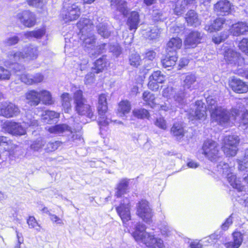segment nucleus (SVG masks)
Instances as JSON below:
<instances>
[{"label":"nucleus","mask_w":248,"mask_h":248,"mask_svg":"<svg viewBox=\"0 0 248 248\" xmlns=\"http://www.w3.org/2000/svg\"><path fill=\"white\" fill-rule=\"evenodd\" d=\"M77 27L81 34L91 32L93 29V25L91 20L86 18H82L77 23Z\"/></svg>","instance_id":"26"},{"label":"nucleus","mask_w":248,"mask_h":248,"mask_svg":"<svg viewBox=\"0 0 248 248\" xmlns=\"http://www.w3.org/2000/svg\"><path fill=\"white\" fill-rule=\"evenodd\" d=\"M62 106L65 112L68 113L71 108V97L68 93H63L61 95Z\"/></svg>","instance_id":"40"},{"label":"nucleus","mask_w":248,"mask_h":248,"mask_svg":"<svg viewBox=\"0 0 248 248\" xmlns=\"http://www.w3.org/2000/svg\"><path fill=\"white\" fill-rule=\"evenodd\" d=\"M45 129L50 133L54 134H65L68 136L69 140L74 141L76 140H81V136L76 132H73L71 127L66 124H60L55 126H46Z\"/></svg>","instance_id":"7"},{"label":"nucleus","mask_w":248,"mask_h":248,"mask_svg":"<svg viewBox=\"0 0 248 248\" xmlns=\"http://www.w3.org/2000/svg\"><path fill=\"white\" fill-rule=\"evenodd\" d=\"M224 59L227 62L234 65H241L245 62L244 59L241 57L240 54L232 49L225 51Z\"/></svg>","instance_id":"15"},{"label":"nucleus","mask_w":248,"mask_h":248,"mask_svg":"<svg viewBox=\"0 0 248 248\" xmlns=\"http://www.w3.org/2000/svg\"><path fill=\"white\" fill-rule=\"evenodd\" d=\"M155 125L163 130H166L167 128L166 120L163 118H157L155 122Z\"/></svg>","instance_id":"57"},{"label":"nucleus","mask_w":248,"mask_h":248,"mask_svg":"<svg viewBox=\"0 0 248 248\" xmlns=\"http://www.w3.org/2000/svg\"><path fill=\"white\" fill-rule=\"evenodd\" d=\"M206 102L207 109L210 112L211 120L221 125L228 123L230 119H235L242 111L237 108H232L229 111L218 106L217 101L212 96L207 98Z\"/></svg>","instance_id":"1"},{"label":"nucleus","mask_w":248,"mask_h":248,"mask_svg":"<svg viewBox=\"0 0 248 248\" xmlns=\"http://www.w3.org/2000/svg\"><path fill=\"white\" fill-rule=\"evenodd\" d=\"M3 128L10 134L14 135H23L26 134V130L19 124L15 122H8L3 125Z\"/></svg>","instance_id":"18"},{"label":"nucleus","mask_w":248,"mask_h":248,"mask_svg":"<svg viewBox=\"0 0 248 248\" xmlns=\"http://www.w3.org/2000/svg\"><path fill=\"white\" fill-rule=\"evenodd\" d=\"M171 134L177 140H181L184 136V130L180 123H175L170 129Z\"/></svg>","instance_id":"37"},{"label":"nucleus","mask_w":248,"mask_h":248,"mask_svg":"<svg viewBox=\"0 0 248 248\" xmlns=\"http://www.w3.org/2000/svg\"><path fill=\"white\" fill-rule=\"evenodd\" d=\"M139 22L140 19L138 13L136 11L132 12L127 22V24L129 26V30H136Z\"/></svg>","instance_id":"34"},{"label":"nucleus","mask_w":248,"mask_h":248,"mask_svg":"<svg viewBox=\"0 0 248 248\" xmlns=\"http://www.w3.org/2000/svg\"><path fill=\"white\" fill-rule=\"evenodd\" d=\"M19 38L17 36L9 37L4 40L2 44L5 46H11L17 44L19 41Z\"/></svg>","instance_id":"48"},{"label":"nucleus","mask_w":248,"mask_h":248,"mask_svg":"<svg viewBox=\"0 0 248 248\" xmlns=\"http://www.w3.org/2000/svg\"><path fill=\"white\" fill-rule=\"evenodd\" d=\"M16 17L22 25L26 27L30 28L35 24V16L29 11H24L18 13Z\"/></svg>","instance_id":"13"},{"label":"nucleus","mask_w":248,"mask_h":248,"mask_svg":"<svg viewBox=\"0 0 248 248\" xmlns=\"http://www.w3.org/2000/svg\"><path fill=\"white\" fill-rule=\"evenodd\" d=\"M162 95L166 97H173L176 105L178 107H180L184 103L185 93L182 91H177L176 89L171 87H168L165 89L162 93Z\"/></svg>","instance_id":"10"},{"label":"nucleus","mask_w":248,"mask_h":248,"mask_svg":"<svg viewBox=\"0 0 248 248\" xmlns=\"http://www.w3.org/2000/svg\"><path fill=\"white\" fill-rule=\"evenodd\" d=\"M61 144V142L59 141H50L47 144L45 149L47 152H53L57 150Z\"/></svg>","instance_id":"55"},{"label":"nucleus","mask_w":248,"mask_h":248,"mask_svg":"<svg viewBox=\"0 0 248 248\" xmlns=\"http://www.w3.org/2000/svg\"><path fill=\"white\" fill-rule=\"evenodd\" d=\"M196 81V77L195 75L188 74L186 76L184 80L183 86L186 89L192 90L194 89V84Z\"/></svg>","instance_id":"42"},{"label":"nucleus","mask_w":248,"mask_h":248,"mask_svg":"<svg viewBox=\"0 0 248 248\" xmlns=\"http://www.w3.org/2000/svg\"><path fill=\"white\" fill-rule=\"evenodd\" d=\"M145 225L139 223L137 225L132 235L137 242H141L149 248H164L163 240L155 234L145 231Z\"/></svg>","instance_id":"2"},{"label":"nucleus","mask_w":248,"mask_h":248,"mask_svg":"<svg viewBox=\"0 0 248 248\" xmlns=\"http://www.w3.org/2000/svg\"><path fill=\"white\" fill-rule=\"evenodd\" d=\"M142 98L146 103L152 108L156 107V104L155 102V95L149 92H144L142 94Z\"/></svg>","instance_id":"43"},{"label":"nucleus","mask_w":248,"mask_h":248,"mask_svg":"<svg viewBox=\"0 0 248 248\" xmlns=\"http://www.w3.org/2000/svg\"><path fill=\"white\" fill-rule=\"evenodd\" d=\"M23 56L24 59L33 60L38 57V50L36 46L30 45L25 46L24 48Z\"/></svg>","instance_id":"28"},{"label":"nucleus","mask_w":248,"mask_h":248,"mask_svg":"<svg viewBox=\"0 0 248 248\" xmlns=\"http://www.w3.org/2000/svg\"><path fill=\"white\" fill-rule=\"evenodd\" d=\"M74 100L75 109L78 114L81 115H86L92 118L93 111L91 106L87 104L86 99L83 97L82 91L78 90L74 93Z\"/></svg>","instance_id":"3"},{"label":"nucleus","mask_w":248,"mask_h":248,"mask_svg":"<svg viewBox=\"0 0 248 248\" xmlns=\"http://www.w3.org/2000/svg\"><path fill=\"white\" fill-rule=\"evenodd\" d=\"M11 76V71L0 65V81L8 80Z\"/></svg>","instance_id":"50"},{"label":"nucleus","mask_w":248,"mask_h":248,"mask_svg":"<svg viewBox=\"0 0 248 248\" xmlns=\"http://www.w3.org/2000/svg\"><path fill=\"white\" fill-rule=\"evenodd\" d=\"M131 110V105L128 101H122L120 102L118 108V113L120 117L124 116Z\"/></svg>","instance_id":"39"},{"label":"nucleus","mask_w":248,"mask_h":248,"mask_svg":"<svg viewBox=\"0 0 248 248\" xmlns=\"http://www.w3.org/2000/svg\"><path fill=\"white\" fill-rule=\"evenodd\" d=\"M132 113L134 116L138 119L148 118L149 116L148 110L144 108L134 109Z\"/></svg>","instance_id":"46"},{"label":"nucleus","mask_w":248,"mask_h":248,"mask_svg":"<svg viewBox=\"0 0 248 248\" xmlns=\"http://www.w3.org/2000/svg\"><path fill=\"white\" fill-rule=\"evenodd\" d=\"M27 103L31 106H36L40 103L39 91L32 90L26 93Z\"/></svg>","instance_id":"27"},{"label":"nucleus","mask_w":248,"mask_h":248,"mask_svg":"<svg viewBox=\"0 0 248 248\" xmlns=\"http://www.w3.org/2000/svg\"><path fill=\"white\" fill-rule=\"evenodd\" d=\"M80 38L83 41V46L84 47L93 49L95 43V38L92 31L81 34Z\"/></svg>","instance_id":"30"},{"label":"nucleus","mask_w":248,"mask_h":248,"mask_svg":"<svg viewBox=\"0 0 248 248\" xmlns=\"http://www.w3.org/2000/svg\"><path fill=\"white\" fill-rule=\"evenodd\" d=\"M20 78L22 82L27 84H32V76L27 74H23L20 76Z\"/></svg>","instance_id":"59"},{"label":"nucleus","mask_w":248,"mask_h":248,"mask_svg":"<svg viewBox=\"0 0 248 248\" xmlns=\"http://www.w3.org/2000/svg\"><path fill=\"white\" fill-rule=\"evenodd\" d=\"M185 9V6L177 1L174 9V12L177 15H180L183 13Z\"/></svg>","instance_id":"60"},{"label":"nucleus","mask_w":248,"mask_h":248,"mask_svg":"<svg viewBox=\"0 0 248 248\" xmlns=\"http://www.w3.org/2000/svg\"><path fill=\"white\" fill-rule=\"evenodd\" d=\"M94 81V74L93 72L88 73L85 77L84 82L86 84H91Z\"/></svg>","instance_id":"64"},{"label":"nucleus","mask_w":248,"mask_h":248,"mask_svg":"<svg viewBox=\"0 0 248 248\" xmlns=\"http://www.w3.org/2000/svg\"><path fill=\"white\" fill-rule=\"evenodd\" d=\"M17 147V146L9 139L3 148L5 152H7V154L10 155L14 152Z\"/></svg>","instance_id":"51"},{"label":"nucleus","mask_w":248,"mask_h":248,"mask_svg":"<svg viewBox=\"0 0 248 248\" xmlns=\"http://www.w3.org/2000/svg\"><path fill=\"white\" fill-rule=\"evenodd\" d=\"M219 169H222V173L224 175H227L228 181L230 185L234 188L237 189L238 191H242L244 186L242 185L241 181L239 179H237L236 176L232 172L228 173V165L224 164L223 168Z\"/></svg>","instance_id":"16"},{"label":"nucleus","mask_w":248,"mask_h":248,"mask_svg":"<svg viewBox=\"0 0 248 248\" xmlns=\"http://www.w3.org/2000/svg\"><path fill=\"white\" fill-rule=\"evenodd\" d=\"M116 209L124 223L131 219L130 204L128 199H124L123 202H121Z\"/></svg>","instance_id":"11"},{"label":"nucleus","mask_w":248,"mask_h":248,"mask_svg":"<svg viewBox=\"0 0 248 248\" xmlns=\"http://www.w3.org/2000/svg\"><path fill=\"white\" fill-rule=\"evenodd\" d=\"M10 67L12 68L17 75H18V72H22L25 69L24 65L20 64L18 62L11 65V66Z\"/></svg>","instance_id":"63"},{"label":"nucleus","mask_w":248,"mask_h":248,"mask_svg":"<svg viewBox=\"0 0 248 248\" xmlns=\"http://www.w3.org/2000/svg\"><path fill=\"white\" fill-rule=\"evenodd\" d=\"M248 31V23L246 22H238L233 24L231 29V33L235 36L244 34Z\"/></svg>","instance_id":"24"},{"label":"nucleus","mask_w":248,"mask_h":248,"mask_svg":"<svg viewBox=\"0 0 248 248\" xmlns=\"http://www.w3.org/2000/svg\"><path fill=\"white\" fill-rule=\"evenodd\" d=\"M182 46V41L178 37L172 38L167 44L166 52L177 55L176 50Z\"/></svg>","instance_id":"25"},{"label":"nucleus","mask_w":248,"mask_h":248,"mask_svg":"<svg viewBox=\"0 0 248 248\" xmlns=\"http://www.w3.org/2000/svg\"><path fill=\"white\" fill-rule=\"evenodd\" d=\"M232 239L231 242L224 244L226 248H239L243 241V234L240 232H234L232 234Z\"/></svg>","instance_id":"23"},{"label":"nucleus","mask_w":248,"mask_h":248,"mask_svg":"<svg viewBox=\"0 0 248 248\" xmlns=\"http://www.w3.org/2000/svg\"><path fill=\"white\" fill-rule=\"evenodd\" d=\"M162 30L157 26H153L148 28L143 33L145 37L150 40L158 38L161 34Z\"/></svg>","instance_id":"31"},{"label":"nucleus","mask_w":248,"mask_h":248,"mask_svg":"<svg viewBox=\"0 0 248 248\" xmlns=\"http://www.w3.org/2000/svg\"><path fill=\"white\" fill-rule=\"evenodd\" d=\"M7 60L4 62L6 66L11 67L16 63L21 62L24 59L23 52L21 51L12 50L7 54Z\"/></svg>","instance_id":"19"},{"label":"nucleus","mask_w":248,"mask_h":248,"mask_svg":"<svg viewBox=\"0 0 248 248\" xmlns=\"http://www.w3.org/2000/svg\"><path fill=\"white\" fill-rule=\"evenodd\" d=\"M108 110V104L107 102V96L105 94H101L98 97L97 110L99 115L98 122L99 125L106 126L109 124L111 120L105 114Z\"/></svg>","instance_id":"8"},{"label":"nucleus","mask_w":248,"mask_h":248,"mask_svg":"<svg viewBox=\"0 0 248 248\" xmlns=\"http://www.w3.org/2000/svg\"><path fill=\"white\" fill-rule=\"evenodd\" d=\"M239 141V137L236 135H230L224 138L222 148L226 156H234L236 155Z\"/></svg>","instance_id":"5"},{"label":"nucleus","mask_w":248,"mask_h":248,"mask_svg":"<svg viewBox=\"0 0 248 248\" xmlns=\"http://www.w3.org/2000/svg\"><path fill=\"white\" fill-rule=\"evenodd\" d=\"M27 223L30 228H35L38 231H40V226L34 217H29L27 219Z\"/></svg>","instance_id":"54"},{"label":"nucleus","mask_w":248,"mask_h":248,"mask_svg":"<svg viewBox=\"0 0 248 248\" xmlns=\"http://www.w3.org/2000/svg\"><path fill=\"white\" fill-rule=\"evenodd\" d=\"M137 215L147 223L152 222V210L147 201L141 200L138 203Z\"/></svg>","instance_id":"9"},{"label":"nucleus","mask_w":248,"mask_h":248,"mask_svg":"<svg viewBox=\"0 0 248 248\" xmlns=\"http://www.w3.org/2000/svg\"><path fill=\"white\" fill-rule=\"evenodd\" d=\"M130 179L124 178L120 181L117 185L115 196L120 197L124 194L128 189Z\"/></svg>","instance_id":"32"},{"label":"nucleus","mask_w":248,"mask_h":248,"mask_svg":"<svg viewBox=\"0 0 248 248\" xmlns=\"http://www.w3.org/2000/svg\"><path fill=\"white\" fill-rule=\"evenodd\" d=\"M159 229L162 235L164 236H170L173 231L172 229L169 226L168 223L165 221H163L160 223L159 225Z\"/></svg>","instance_id":"44"},{"label":"nucleus","mask_w":248,"mask_h":248,"mask_svg":"<svg viewBox=\"0 0 248 248\" xmlns=\"http://www.w3.org/2000/svg\"><path fill=\"white\" fill-rule=\"evenodd\" d=\"M165 58L161 60V63L164 68H168L175 65L178 60L177 55L166 52Z\"/></svg>","instance_id":"33"},{"label":"nucleus","mask_w":248,"mask_h":248,"mask_svg":"<svg viewBox=\"0 0 248 248\" xmlns=\"http://www.w3.org/2000/svg\"><path fill=\"white\" fill-rule=\"evenodd\" d=\"M24 123L28 126H36L38 125L37 120L35 119L34 118H32L31 116L27 118L24 120Z\"/></svg>","instance_id":"58"},{"label":"nucleus","mask_w":248,"mask_h":248,"mask_svg":"<svg viewBox=\"0 0 248 248\" xmlns=\"http://www.w3.org/2000/svg\"><path fill=\"white\" fill-rule=\"evenodd\" d=\"M185 19L188 25L195 27L199 26L201 23L198 14L192 10L188 11L186 14Z\"/></svg>","instance_id":"29"},{"label":"nucleus","mask_w":248,"mask_h":248,"mask_svg":"<svg viewBox=\"0 0 248 248\" xmlns=\"http://www.w3.org/2000/svg\"><path fill=\"white\" fill-rule=\"evenodd\" d=\"M45 30L43 29H40L37 30L25 32L24 36L28 39L35 38L36 39L41 38L45 34Z\"/></svg>","instance_id":"41"},{"label":"nucleus","mask_w":248,"mask_h":248,"mask_svg":"<svg viewBox=\"0 0 248 248\" xmlns=\"http://www.w3.org/2000/svg\"><path fill=\"white\" fill-rule=\"evenodd\" d=\"M195 110L190 112L188 118L191 120L194 119H204L206 116V107L202 101H197L194 106Z\"/></svg>","instance_id":"14"},{"label":"nucleus","mask_w":248,"mask_h":248,"mask_svg":"<svg viewBox=\"0 0 248 248\" xmlns=\"http://www.w3.org/2000/svg\"><path fill=\"white\" fill-rule=\"evenodd\" d=\"M110 2L112 9L119 12L124 16L127 15L129 9L125 0H111Z\"/></svg>","instance_id":"22"},{"label":"nucleus","mask_w":248,"mask_h":248,"mask_svg":"<svg viewBox=\"0 0 248 248\" xmlns=\"http://www.w3.org/2000/svg\"><path fill=\"white\" fill-rule=\"evenodd\" d=\"M203 34L198 31L189 33L186 38L184 44L186 48L194 47L201 42Z\"/></svg>","instance_id":"17"},{"label":"nucleus","mask_w":248,"mask_h":248,"mask_svg":"<svg viewBox=\"0 0 248 248\" xmlns=\"http://www.w3.org/2000/svg\"><path fill=\"white\" fill-rule=\"evenodd\" d=\"M214 10L218 15H226L231 11V4L227 0H220L215 4Z\"/></svg>","instance_id":"20"},{"label":"nucleus","mask_w":248,"mask_h":248,"mask_svg":"<svg viewBox=\"0 0 248 248\" xmlns=\"http://www.w3.org/2000/svg\"><path fill=\"white\" fill-rule=\"evenodd\" d=\"M46 142L42 139H38L34 141L31 145V148L35 151H38L45 145Z\"/></svg>","instance_id":"53"},{"label":"nucleus","mask_w":248,"mask_h":248,"mask_svg":"<svg viewBox=\"0 0 248 248\" xmlns=\"http://www.w3.org/2000/svg\"><path fill=\"white\" fill-rule=\"evenodd\" d=\"M155 108H159L160 110L165 111L174 109L172 105H170L169 102L164 103V104L160 105H156Z\"/></svg>","instance_id":"61"},{"label":"nucleus","mask_w":248,"mask_h":248,"mask_svg":"<svg viewBox=\"0 0 248 248\" xmlns=\"http://www.w3.org/2000/svg\"><path fill=\"white\" fill-rule=\"evenodd\" d=\"M98 33L104 38H108L110 35V31L108 30L105 23H100L97 25Z\"/></svg>","instance_id":"49"},{"label":"nucleus","mask_w":248,"mask_h":248,"mask_svg":"<svg viewBox=\"0 0 248 248\" xmlns=\"http://www.w3.org/2000/svg\"><path fill=\"white\" fill-rule=\"evenodd\" d=\"M239 49L248 55V38H243L239 43Z\"/></svg>","instance_id":"56"},{"label":"nucleus","mask_w":248,"mask_h":248,"mask_svg":"<svg viewBox=\"0 0 248 248\" xmlns=\"http://www.w3.org/2000/svg\"><path fill=\"white\" fill-rule=\"evenodd\" d=\"M203 154L211 161H217L220 157L219 147L212 140H206L202 146Z\"/></svg>","instance_id":"6"},{"label":"nucleus","mask_w":248,"mask_h":248,"mask_svg":"<svg viewBox=\"0 0 248 248\" xmlns=\"http://www.w3.org/2000/svg\"><path fill=\"white\" fill-rule=\"evenodd\" d=\"M81 14L79 3L78 2L69 3L64 2L61 13V17L65 22L77 20Z\"/></svg>","instance_id":"4"},{"label":"nucleus","mask_w":248,"mask_h":248,"mask_svg":"<svg viewBox=\"0 0 248 248\" xmlns=\"http://www.w3.org/2000/svg\"><path fill=\"white\" fill-rule=\"evenodd\" d=\"M40 102L43 104L50 105L54 103L51 93L46 90L39 91Z\"/></svg>","instance_id":"36"},{"label":"nucleus","mask_w":248,"mask_h":248,"mask_svg":"<svg viewBox=\"0 0 248 248\" xmlns=\"http://www.w3.org/2000/svg\"><path fill=\"white\" fill-rule=\"evenodd\" d=\"M60 114L54 111L46 110L42 116V120L44 123L51 124L54 119L58 118Z\"/></svg>","instance_id":"38"},{"label":"nucleus","mask_w":248,"mask_h":248,"mask_svg":"<svg viewBox=\"0 0 248 248\" xmlns=\"http://www.w3.org/2000/svg\"><path fill=\"white\" fill-rule=\"evenodd\" d=\"M229 85L232 89L237 93H243L248 91L247 84L240 79H232Z\"/></svg>","instance_id":"21"},{"label":"nucleus","mask_w":248,"mask_h":248,"mask_svg":"<svg viewBox=\"0 0 248 248\" xmlns=\"http://www.w3.org/2000/svg\"><path fill=\"white\" fill-rule=\"evenodd\" d=\"M149 79L155 80L159 83H163L165 80V76L161 74V71H156L149 77Z\"/></svg>","instance_id":"47"},{"label":"nucleus","mask_w":248,"mask_h":248,"mask_svg":"<svg viewBox=\"0 0 248 248\" xmlns=\"http://www.w3.org/2000/svg\"><path fill=\"white\" fill-rule=\"evenodd\" d=\"M106 60L105 58H99L94 62V72L99 73L102 72L106 66Z\"/></svg>","instance_id":"45"},{"label":"nucleus","mask_w":248,"mask_h":248,"mask_svg":"<svg viewBox=\"0 0 248 248\" xmlns=\"http://www.w3.org/2000/svg\"><path fill=\"white\" fill-rule=\"evenodd\" d=\"M141 59L138 54H132L129 58V63L131 65L134 67H138L140 65Z\"/></svg>","instance_id":"52"},{"label":"nucleus","mask_w":248,"mask_h":248,"mask_svg":"<svg viewBox=\"0 0 248 248\" xmlns=\"http://www.w3.org/2000/svg\"><path fill=\"white\" fill-rule=\"evenodd\" d=\"M225 20L224 18H218L215 19L210 25H206L205 30L210 32L220 30L223 27Z\"/></svg>","instance_id":"35"},{"label":"nucleus","mask_w":248,"mask_h":248,"mask_svg":"<svg viewBox=\"0 0 248 248\" xmlns=\"http://www.w3.org/2000/svg\"><path fill=\"white\" fill-rule=\"evenodd\" d=\"M44 76L40 73H37L34 76H32V84L41 82L44 80Z\"/></svg>","instance_id":"62"},{"label":"nucleus","mask_w":248,"mask_h":248,"mask_svg":"<svg viewBox=\"0 0 248 248\" xmlns=\"http://www.w3.org/2000/svg\"><path fill=\"white\" fill-rule=\"evenodd\" d=\"M17 106L12 103H4L0 108V115L6 118H11L17 116L20 113Z\"/></svg>","instance_id":"12"}]
</instances>
